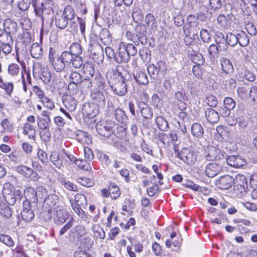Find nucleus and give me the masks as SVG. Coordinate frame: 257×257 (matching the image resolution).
Listing matches in <instances>:
<instances>
[{
  "instance_id": "59",
  "label": "nucleus",
  "mask_w": 257,
  "mask_h": 257,
  "mask_svg": "<svg viewBox=\"0 0 257 257\" xmlns=\"http://www.w3.org/2000/svg\"><path fill=\"white\" fill-rule=\"evenodd\" d=\"M122 45L124 46V48L126 50L129 57H130V56H134L137 54V49L133 44L129 43L127 45L124 44Z\"/></svg>"
},
{
  "instance_id": "6",
  "label": "nucleus",
  "mask_w": 257,
  "mask_h": 257,
  "mask_svg": "<svg viewBox=\"0 0 257 257\" xmlns=\"http://www.w3.org/2000/svg\"><path fill=\"white\" fill-rule=\"evenodd\" d=\"M234 180V190L236 191V193L239 195L244 194L248 188L247 178L243 175L238 174Z\"/></svg>"
},
{
  "instance_id": "26",
  "label": "nucleus",
  "mask_w": 257,
  "mask_h": 257,
  "mask_svg": "<svg viewBox=\"0 0 257 257\" xmlns=\"http://www.w3.org/2000/svg\"><path fill=\"white\" fill-rule=\"evenodd\" d=\"M136 36L139 41L144 44L146 43V28L144 25H139L136 28Z\"/></svg>"
},
{
  "instance_id": "33",
  "label": "nucleus",
  "mask_w": 257,
  "mask_h": 257,
  "mask_svg": "<svg viewBox=\"0 0 257 257\" xmlns=\"http://www.w3.org/2000/svg\"><path fill=\"white\" fill-rule=\"evenodd\" d=\"M237 34L238 43L241 47H246L249 43V38L247 34L244 31H241Z\"/></svg>"
},
{
  "instance_id": "20",
  "label": "nucleus",
  "mask_w": 257,
  "mask_h": 257,
  "mask_svg": "<svg viewBox=\"0 0 257 257\" xmlns=\"http://www.w3.org/2000/svg\"><path fill=\"white\" fill-rule=\"evenodd\" d=\"M3 26L6 32L12 35L15 34L17 32V23L11 19H5L3 22Z\"/></svg>"
},
{
  "instance_id": "8",
  "label": "nucleus",
  "mask_w": 257,
  "mask_h": 257,
  "mask_svg": "<svg viewBox=\"0 0 257 257\" xmlns=\"http://www.w3.org/2000/svg\"><path fill=\"white\" fill-rule=\"evenodd\" d=\"M99 106L94 103L86 102L82 107V112L84 116L92 118L99 112Z\"/></svg>"
},
{
  "instance_id": "52",
  "label": "nucleus",
  "mask_w": 257,
  "mask_h": 257,
  "mask_svg": "<svg viewBox=\"0 0 257 257\" xmlns=\"http://www.w3.org/2000/svg\"><path fill=\"white\" fill-rule=\"evenodd\" d=\"M147 69L150 79H157L159 71L156 66L154 64H151L148 66Z\"/></svg>"
},
{
  "instance_id": "62",
  "label": "nucleus",
  "mask_w": 257,
  "mask_h": 257,
  "mask_svg": "<svg viewBox=\"0 0 257 257\" xmlns=\"http://www.w3.org/2000/svg\"><path fill=\"white\" fill-rule=\"evenodd\" d=\"M201 39L204 43H209L211 42V35L205 29H202L200 32Z\"/></svg>"
},
{
  "instance_id": "5",
  "label": "nucleus",
  "mask_w": 257,
  "mask_h": 257,
  "mask_svg": "<svg viewBox=\"0 0 257 257\" xmlns=\"http://www.w3.org/2000/svg\"><path fill=\"white\" fill-rule=\"evenodd\" d=\"M176 157L188 165H192L196 161V155L195 152L188 148H182L178 152Z\"/></svg>"
},
{
  "instance_id": "42",
  "label": "nucleus",
  "mask_w": 257,
  "mask_h": 257,
  "mask_svg": "<svg viewBox=\"0 0 257 257\" xmlns=\"http://www.w3.org/2000/svg\"><path fill=\"white\" fill-rule=\"evenodd\" d=\"M208 51L210 61L214 63L215 57L218 53V47L215 44H212L208 47Z\"/></svg>"
},
{
  "instance_id": "15",
  "label": "nucleus",
  "mask_w": 257,
  "mask_h": 257,
  "mask_svg": "<svg viewBox=\"0 0 257 257\" xmlns=\"http://www.w3.org/2000/svg\"><path fill=\"white\" fill-rule=\"evenodd\" d=\"M219 61L222 68V71L220 72V75L222 78H225V76L232 72L233 66L231 61L227 58L221 57Z\"/></svg>"
},
{
  "instance_id": "48",
  "label": "nucleus",
  "mask_w": 257,
  "mask_h": 257,
  "mask_svg": "<svg viewBox=\"0 0 257 257\" xmlns=\"http://www.w3.org/2000/svg\"><path fill=\"white\" fill-rule=\"evenodd\" d=\"M18 39L19 42H21L25 46H27L31 42V34L28 32H24L22 35L18 36Z\"/></svg>"
},
{
  "instance_id": "10",
  "label": "nucleus",
  "mask_w": 257,
  "mask_h": 257,
  "mask_svg": "<svg viewBox=\"0 0 257 257\" xmlns=\"http://www.w3.org/2000/svg\"><path fill=\"white\" fill-rule=\"evenodd\" d=\"M223 158L224 155L221 151L214 147H209L205 155V158L208 161L221 160Z\"/></svg>"
},
{
  "instance_id": "40",
  "label": "nucleus",
  "mask_w": 257,
  "mask_h": 257,
  "mask_svg": "<svg viewBox=\"0 0 257 257\" xmlns=\"http://www.w3.org/2000/svg\"><path fill=\"white\" fill-rule=\"evenodd\" d=\"M191 59L194 63L197 64V66L203 65L205 63V59L200 53L194 52L191 54Z\"/></svg>"
},
{
  "instance_id": "41",
  "label": "nucleus",
  "mask_w": 257,
  "mask_h": 257,
  "mask_svg": "<svg viewBox=\"0 0 257 257\" xmlns=\"http://www.w3.org/2000/svg\"><path fill=\"white\" fill-rule=\"evenodd\" d=\"M61 14L63 15V17L67 19L68 21L72 20L75 18V16L74 10L70 6H66Z\"/></svg>"
},
{
  "instance_id": "30",
  "label": "nucleus",
  "mask_w": 257,
  "mask_h": 257,
  "mask_svg": "<svg viewBox=\"0 0 257 257\" xmlns=\"http://www.w3.org/2000/svg\"><path fill=\"white\" fill-rule=\"evenodd\" d=\"M30 52L31 56L36 59H40L43 56L42 47L38 43L32 45Z\"/></svg>"
},
{
  "instance_id": "23",
  "label": "nucleus",
  "mask_w": 257,
  "mask_h": 257,
  "mask_svg": "<svg viewBox=\"0 0 257 257\" xmlns=\"http://www.w3.org/2000/svg\"><path fill=\"white\" fill-rule=\"evenodd\" d=\"M114 117L118 122L123 125H126L128 121V118L125 112L120 108L115 110Z\"/></svg>"
},
{
  "instance_id": "45",
  "label": "nucleus",
  "mask_w": 257,
  "mask_h": 257,
  "mask_svg": "<svg viewBox=\"0 0 257 257\" xmlns=\"http://www.w3.org/2000/svg\"><path fill=\"white\" fill-rule=\"evenodd\" d=\"M50 121V118H42L39 116L37 118V124L40 130L48 129Z\"/></svg>"
},
{
  "instance_id": "64",
  "label": "nucleus",
  "mask_w": 257,
  "mask_h": 257,
  "mask_svg": "<svg viewBox=\"0 0 257 257\" xmlns=\"http://www.w3.org/2000/svg\"><path fill=\"white\" fill-rule=\"evenodd\" d=\"M223 105L229 109L232 110L235 106V102L232 98L226 97L224 99Z\"/></svg>"
},
{
  "instance_id": "34",
  "label": "nucleus",
  "mask_w": 257,
  "mask_h": 257,
  "mask_svg": "<svg viewBox=\"0 0 257 257\" xmlns=\"http://www.w3.org/2000/svg\"><path fill=\"white\" fill-rule=\"evenodd\" d=\"M99 37L101 42L105 45H108L111 43L112 40L109 32L107 29H102L100 34Z\"/></svg>"
},
{
  "instance_id": "54",
  "label": "nucleus",
  "mask_w": 257,
  "mask_h": 257,
  "mask_svg": "<svg viewBox=\"0 0 257 257\" xmlns=\"http://www.w3.org/2000/svg\"><path fill=\"white\" fill-rule=\"evenodd\" d=\"M74 163L78 167L84 170L88 171L91 170L90 164L85 160L77 159Z\"/></svg>"
},
{
  "instance_id": "29",
  "label": "nucleus",
  "mask_w": 257,
  "mask_h": 257,
  "mask_svg": "<svg viewBox=\"0 0 257 257\" xmlns=\"http://www.w3.org/2000/svg\"><path fill=\"white\" fill-rule=\"evenodd\" d=\"M114 91L119 96H123L127 92L125 81H117L114 86Z\"/></svg>"
},
{
  "instance_id": "37",
  "label": "nucleus",
  "mask_w": 257,
  "mask_h": 257,
  "mask_svg": "<svg viewBox=\"0 0 257 257\" xmlns=\"http://www.w3.org/2000/svg\"><path fill=\"white\" fill-rule=\"evenodd\" d=\"M156 122L158 128L162 131L167 132L169 128L168 121L162 116L156 117Z\"/></svg>"
},
{
  "instance_id": "63",
  "label": "nucleus",
  "mask_w": 257,
  "mask_h": 257,
  "mask_svg": "<svg viewBox=\"0 0 257 257\" xmlns=\"http://www.w3.org/2000/svg\"><path fill=\"white\" fill-rule=\"evenodd\" d=\"M11 34L6 32L0 39V43L2 44H13V40Z\"/></svg>"
},
{
  "instance_id": "22",
  "label": "nucleus",
  "mask_w": 257,
  "mask_h": 257,
  "mask_svg": "<svg viewBox=\"0 0 257 257\" xmlns=\"http://www.w3.org/2000/svg\"><path fill=\"white\" fill-rule=\"evenodd\" d=\"M25 196L26 200L30 204L31 202L37 203L38 201V196L36 190L32 187H28L25 190Z\"/></svg>"
},
{
  "instance_id": "47",
  "label": "nucleus",
  "mask_w": 257,
  "mask_h": 257,
  "mask_svg": "<svg viewBox=\"0 0 257 257\" xmlns=\"http://www.w3.org/2000/svg\"><path fill=\"white\" fill-rule=\"evenodd\" d=\"M74 202L75 205L84 207L87 205L86 198L85 196L82 194H76L75 196Z\"/></svg>"
},
{
  "instance_id": "31",
  "label": "nucleus",
  "mask_w": 257,
  "mask_h": 257,
  "mask_svg": "<svg viewBox=\"0 0 257 257\" xmlns=\"http://www.w3.org/2000/svg\"><path fill=\"white\" fill-rule=\"evenodd\" d=\"M192 135L197 138H201L203 136L204 129L201 124L194 122L191 126V128Z\"/></svg>"
},
{
  "instance_id": "61",
  "label": "nucleus",
  "mask_w": 257,
  "mask_h": 257,
  "mask_svg": "<svg viewBox=\"0 0 257 257\" xmlns=\"http://www.w3.org/2000/svg\"><path fill=\"white\" fill-rule=\"evenodd\" d=\"M38 198L43 199L47 195L48 192L46 188L43 186H39L36 190Z\"/></svg>"
},
{
  "instance_id": "44",
  "label": "nucleus",
  "mask_w": 257,
  "mask_h": 257,
  "mask_svg": "<svg viewBox=\"0 0 257 257\" xmlns=\"http://www.w3.org/2000/svg\"><path fill=\"white\" fill-rule=\"evenodd\" d=\"M145 22L148 27H150L153 30H156L157 28V24L154 16L151 14L147 15L145 18Z\"/></svg>"
},
{
  "instance_id": "51",
  "label": "nucleus",
  "mask_w": 257,
  "mask_h": 257,
  "mask_svg": "<svg viewBox=\"0 0 257 257\" xmlns=\"http://www.w3.org/2000/svg\"><path fill=\"white\" fill-rule=\"evenodd\" d=\"M32 168L25 165L19 166L16 168V171L18 173L28 178L30 177V173Z\"/></svg>"
},
{
  "instance_id": "36",
  "label": "nucleus",
  "mask_w": 257,
  "mask_h": 257,
  "mask_svg": "<svg viewBox=\"0 0 257 257\" xmlns=\"http://www.w3.org/2000/svg\"><path fill=\"white\" fill-rule=\"evenodd\" d=\"M73 235L77 238L81 237L86 233V229L83 225H76L71 230Z\"/></svg>"
},
{
  "instance_id": "2",
  "label": "nucleus",
  "mask_w": 257,
  "mask_h": 257,
  "mask_svg": "<svg viewBox=\"0 0 257 257\" xmlns=\"http://www.w3.org/2000/svg\"><path fill=\"white\" fill-rule=\"evenodd\" d=\"M115 126L117 124L113 121L103 120L97 123L96 129L100 135L106 138H111L112 135H115Z\"/></svg>"
},
{
  "instance_id": "58",
  "label": "nucleus",
  "mask_w": 257,
  "mask_h": 257,
  "mask_svg": "<svg viewBox=\"0 0 257 257\" xmlns=\"http://www.w3.org/2000/svg\"><path fill=\"white\" fill-rule=\"evenodd\" d=\"M0 214L8 218L10 217L12 214L11 208L7 205H4L0 207Z\"/></svg>"
},
{
  "instance_id": "13",
  "label": "nucleus",
  "mask_w": 257,
  "mask_h": 257,
  "mask_svg": "<svg viewBox=\"0 0 257 257\" xmlns=\"http://www.w3.org/2000/svg\"><path fill=\"white\" fill-rule=\"evenodd\" d=\"M222 165L220 163H211L206 166L205 172L208 177H213L222 171Z\"/></svg>"
},
{
  "instance_id": "56",
  "label": "nucleus",
  "mask_w": 257,
  "mask_h": 257,
  "mask_svg": "<svg viewBox=\"0 0 257 257\" xmlns=\"http://www.w3.org/2000/svg\"><path fill=\"white\" fill-rule=\"evenodd\" d=\"M109 195L112 199H117L120 194L118 187L115 185H110L109 187Z\"/></svg>"
},
{
  "instance_id": "18",
  "label": "nucleus",
  "mask_w": 257,
  "mask_h": 257,
  "mask_svg": "<svg viewBox=\"0 0 257 257\" xmlns=\"http://www.w3.org/2000/svg\"><path fill=\"white\" fill-rule=\"evenodd\" d=\"M45 205L49 207L48 209L49 213L51 212L52 210L57 206H61L59 203V198L57 195L55 194H50L45 199L44 202Z\"/></svg>"
},
{
  "instance_id": "16",
  "label": "nucleus",
  "mask_w": 257,
  "mask_h": 257,
  "mask_svg": "<svg viewBox=\"0 0 257 257\" xmlns=\"http://www.w3.org/2000/svg\"><path fill=\"white\" fill-rule=\"evenodd\" d=\"M65 159L63 154L59 155L56 151L52 152L49 157V160L53 165L57 169H61L64 167L63 160Z\"/></svg>"
},
{
  "instance_id": "7",
  "label": "nucleus",
  "mask_w": 257,
  "mask_h": 257,
  "mask_svg": "<svg viewBox=\"0 0 257 257\" xmlns=\"http://www.w3.org/2000/svg\"><path fill=\"white\" fill-rule=\"evenodd\" d=\"M89 51L92 59L97 64H100L103 61V50L102 46L97 43H93L89 47Z\"/></svg>"
},
{
  "instance_id": "49",
  "label": "nucleus",
  "mask_w": 257,
  "mask_h": 257,
  "mask_svg": "<svg viewBox=\"0 0 257 257\" xmlns=\"http://www.w3.org/2000/svg\"><path fill=\"white\" fill-rule=\"evenodd\" d=\"M115 130L116 132V135L114 134L112 135L111 139L112 140H115V138L116 137L123 138L125 136L126 129L124 126L119 125L117 124V126H115Z\"/></svg>"
},
{
  "instance_id": "32",
  "label": "nucleus",
  "mask_w": 257,
  "mask_h": 257,
  "mask_svg": "<svg viewBox=\"0 0 257 257\" xmlns=\"http://www.w3.org/2000/svg\"><path fill=\"white\" fill-rule=\"evenodd\" d=\"M1 125L3 128L2 132L3 133H12L15 129L13 124L7 118H5L1 121Z\"/></svg>"
},
{
  "instance_id": "55",
  "label": "nucleus",
  "mask_w": 257,
  "mask_h": 257,
  "mask_svg": "<svg viewBox=\"0 0 257 257\" xmlns=\"http://www.w3.org/2000/svg\"><path fill=\"white\" fill-rule=\"evenodd\" d=\"M13 187L9 183L5 184L3 189V194L5 198L12 197L14 195Z\"/></svg>"
},
{
  "instance_id": "11",
  "label": "nucleus",
  "mask_w": 257,
  "mask_h": 257,
  "mask_svg": "<svg viewBox=\"0 0 257 257\" xmlns=\"http://www.w3.org/2000/svg\"><path fill=\"white\" fill-rule=\"evenodd\" d=\"M226 161L229 166L235 168H242L247 164L246 160L239 156H228Z\"/></svg>"
},
{
  "instance_id": "21",
  "label": "nucleus",
  "mask_w": 257,
  "mask_h": 257,
  "mask_svg": "<svg viewBox=\"0 0 257 257\" xmlns=\"http://www.w3.org/2000/svg\"><path fill=\"white\" fill-rule=\"evenodd\" d=\"M234 181V178L232 176L229 175H224L219 178L218 185L221 189H227L232 186Z\"/></svg>"
},
{
  "instance_id": "35",
  "label": "nucleus",
  "mask_w": 257,
  "mask_h": 257,
  "mask_svg": "<svg viewBox=\"0 0 257 257\" xmlns=\"http://www.w3.org/2000/svg\"><path fill=\"white\" fill-rule=\"evenodd\" d=\"M94 237L97 239H103L105 237V233L103 228L98 224H94L92 226Z\"/></svg>"
},
{
  "instance_id": "4",
  "label": "nucleus",
  "mask_w": 257,
  "mask_h": 257,
  "mask_svg": "<svg viewBox=\"0 0 257 257\" xmlns=\"http://www.w3.org/2000/svg\"><path fill=\"white\" fill-rule=\"evenodd\" d=\"M127 72L118 66L109 70L106 73V78L107 80H127Z\"/></svg>"
},
{
  "instance_id": "14",
  "label": "nucleus",
  "mask_w": 257,
  "mask_h": 257,
  "mask_svg": "<svg viewBox=\"0 0 257 257\" xmlns=\"http://www.w3.org/2000/svg\"><path fill=\"white\" fill-rule=\"evenodd\" d=\"M21 215L22 219L26 222L31 221L35 216V214L31 207L28 201L23 202V208L21 211Z\"/></svg>"
},
{
  "instance_id": "43",
  "label": "nucleus",
  "mask_w": 257,
  "mask_h": 257,
  "mask_svg": "<svg viewBox=\"0 0 257 257\" xmlns=\"http://www.w3.org/2000/svg\"><path fill=\"white\" fill-rule=\"evenodd\" d=\"M141 109V113L143 117L145 119H151L153 117V111L151 108L147 104L144 103Z\"/></svg>"
},
{
  "instance_id": "28",
  "label": "nucleus",
  "mask_w": 257,
  "mask_h": 257,
  "mask_svg": "<svg viewBox=\"0 0 257 257\" xmlns=\"http://www.w3.org/2000/svg\"><path fill=\"white\" fill-rule=\"evenodd\" d=\"M56 26L60 29H64L68 25V21L61 13H57L55 17Z\"/></svg>"
},
{
  "instance_id": "3",
  "label": "nucleus",
  "mask_w": 257,
  "mask_h": 257,
  "mask_svg": "<svg viewBox=\"0 0 257 257\" xmlns=\"http://www.w3.org/2000/svg\"><path fill=\"white\" fill-rule=\"evenodd\" d=\"M53 7L52 0H45L36 8V15L41 17L43 24L45 20H48V17L53 13Z\"/></svg>"
},
{
  "instance_id": "27",
  "label": "nucleus",
  "mask_w": 257,
  "mask_h": 257,
  "mask_svg": "<svg viewBox=\"0 0 257 257\" xmlns=\"http://www.w3.org/2000/svg\"><path fill=\"white\" fill-rule=\"evenodd\" d=\"M23 134L27 135L29 139L35 140L36 138V130L34 127L29 123H24L23 127Z\"/></svg>"
},
{
  "instance_id": "25",
  "label": "nucleus",
  "mask_w": 257,
  "mask_h": 257,
  "mask_svg": "<svg viewBox=\"0 0 257 257\" xmlns=\"http://www.w3.org/2000/svg\"><path fill=\"white\" fill-rule=\"evenodd\" d=\"M63 62H64L65 64L68 66H72L74 68H79L81 67V66H76L74 65V62L75 59L73 56L68 51H64L60 56Z\"/></svg>"
},
{
  "instance_id": "19",
  "label": "nucleus",
  "mask_w": 257,
  "mask_h": 257,
  "mask_svg": "<svg viewBox=\"0 0 257 257\" xmlns=\"http://www.w3.org/2000/svg\"><path fill=\"white\" fill-rule=\"evenodd\" d=\"M62 101L63 104L69 111H73L76 109L77 101L71 95H63Z\"/></svg>"
},
{
  "instance_id": "50",
  "label": "nucleus",
  "mask_w": 257,
  "mask_h": 257,
  "mask_svg": "<svg viewBox=\"0 0 257 257\" xmlns=\"http://www.w3.org/2000/svg\"><path fill=\"white\" fill-rule=\"evenodd\" d=\"M225 42L231 47H234L238 43L237 34L232 33L226 35Z\"/></svg>"
},
{
  "instance_id": "46",
  "label": "nucleus",
  "mask_w": 257,
  "mask_h": 257,
  "mask_svg": "<svg viewBox=\"0 0 257 257\" xmlns=\"http://www.w3.org/2000/svg\"><path fill=\"white\" fill-rule=\"evenodd\" d=\"M63 61L61 57H57L56 59H55L51 64L57 72H59L63 70L66 66Z\"/></svg>"
},
{
  "instance_id": "24",
  "label": "nucleus",
  "mask_w": 257,
  "mask_h": 257,
  "mask_svg": "<svg viewBox=\"0 0 257 257\" xmlns=\"http://www.w3.org/2000/svg\"><path fill=\"white\" fill-rule=\"evenodd\" d=\"M206 118L210 123H217L219 120V115L217 111L212 108H208L205 111Z\"/></svg>"
},
{
  "instance_id": "12",
  "label": "nucleus",
  "mask_w": 257,
  "mask_h": 257,
  "mask_svg": "<svg viewBox=\"0 0 257 257\" xmlns=\"http://www.w3.org/2000/svg\"><path fill=\"white\" fill-rule=\"evenodd\" d=\"M54 214V219L57 224H61L65 222L68 218V214L62 206H57L52 210Z\"/></svg>"
},
{
  "instance_id": "39",
  "label": "nucleus",
  "mask_w": 257,
  "mask_h": 257,
  "mask_svg": "<svg viewBox=\"0 0 257 257\" xmlns=\"http://www.w3.org/2000/svg\"><path fill=\"white\" fill-rule=\"evenodd\" d=\"M70 202L74 211L82 219L86 220L87 215L84 211L81 208V206L75 205L72 199L70 200Z\"/></svg>"
},
{
  "instance_id": "9",
  "label": "nucleus",
  "mask_w": 257,
  "mask_h": 257,
  "mask_svg": "<svg viewBox=\"0 0 257 257\" xmlns=\"http://www.w3.org/2000/svg\"><path fill=\"white\" fill-rule=\"evenodd\" d=\"M70 51H69L73 56L74 58V65L76 66H82L83 61L80 55L82 54V50L81 47L78 43H74L72 44L70 47Z\"/></svg>"
},
{
  "instance_id": "1",
  "label": "nucleus",
  "mask_w": 257,
  "mask_h": 257,
  "mask_svg": "<svg viewBox=\"0 0 257 257\" xmlns=\"http://www.w3.org/2000/svg\"><path fill=\"white\" fill-rule=\"evenodd\" d=\"M90 83L92 87L90 96L93 101V103L103 107L105 103V83L104 81H90Z\"/></svg>"
},
{
  "instance_id": "57",
  "label": "nucleus",
  "mask_w": 257,
  "mask_h": 257,
  "mask_svg": "<svg viewBox=\"0 0 257 257\" xmlns=\"http://www.w3.org/2000/svg\"><path fill=\"white\" fill-rule=\"evenodd\" d=\"M77 182L82 186L86 187H90L94 185V183L92 179L86 177L79 178L77 179Z\"/></svg>"
},
{
  "instance_id": "60",
  "label": "nucleus",
  "mask_w": 257,
  "mask_h": 257,
  "mask_svg": "<svg viewBox=\"0 0 257 257\" xmlns=\"http://www.w3.org/2000/svg\"><path fill=\"white\" fill-rule=\"evenodd\" d=\"M0 87L8 94H10L13 90V84L9 81H0Z\"/></svg>"
},
{
  "instance_id": "17",
  "label": "nucleus",
  "mask_w": 257,
  "mask_h": 257,
  "mask_svg": "<svg viewBox=\"0 0 257 257\" xmlns=\"http://www.w3.org/2000/svg\"><path fill=\"white\" fill-rule=\"evenodd\" d=\"M130 59V57L127 53L124 46L120 45L117 52L115 53L114 60L118 63H126Z\"/></svg>"
},
{
  "instance_id": "38",
  "label": "nucleus",
  "mask_w": 257,
  "mask_h": 257,
  "mask_svg": "<svg viewBox=\"0 0 257 257\" xmlns=\"http://www.w3.org/2000/svg\"><path fill=\"white\" fill-rule=\"evenodd\" d=\"M140 56L145 63H149L151 61V51L147 47H144L140 50Z\"/></svg>"
},
{
  "instance_id": "53",
  "label": "nucleus",
  "mask_w": 257,
  "mask_h": 257,
  "mask_svg": "<svg viewBox=\"0 0 257 257\" xmlns=\"http://www.w3.org/2000/svg\"><path fill=\"white\" fill-rule=\"evenodd\" d=\"M0 241L10 247L14 246L15 245V242L12 238L8 235L1 234Z\"/></svg>"
}]
</instances>
